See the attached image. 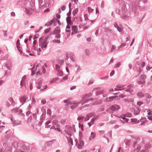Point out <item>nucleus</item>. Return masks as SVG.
Wrapping results in <instances>:
<instances>
[{
  "label": "nucleus",
  "mask_w": 152,
  "mask_h": 152,
  "mask_svg": "<svg viewBox=\"0 0 152 152\" xmlns=\"http://www.w3.org/2000/svg\"><path fill=\"white\" fill-rule=\"evenodd\" d=\"M116 48L115 46V45H112V48L110 50V52H112Z\"/></svg>",
  "instance_id": "obj_64"
},
{
  "label": "nucleus",
  "mask_w": 152,
  "mask_h": 152,
  "mask_svg": "<svg viewBox=\"0 0 152 152\" xmlns=\"http://www.w3.org/2000/svg\"><path fill=\"white\" fill-rule=\"evenodd\" d=\"M127 11V8L126 7V5L125 4H123L122 8V15L126 14V13Z\"/></svg>",
  "instance_id": "obj_10"
},
{
  "label": "nucleus",
  "mask_w": 152,
  "mask_h": 152,
  "mask_svg": "<svg viewBox=\"0 0 152 152\" xmlns=\"http://www.w3.org/2000/svg\"><path fill=\"white\" fill-rule=\"evenodd\" d=\"M44 37L42 36L41 37H40L39 39V46H40L41 44L42 43V40L43 39Z\"/></svg>",
  "instance_id": "obj_36"
},
{
  "label": "nucleus",
  "mask_w": 152,
  "mask_h": 152,
  "mask_svg": "<svg viewBox=\"0 0 152 152\" xmlns=\"http://www.w3.org/2000/svg\"><path fill=\"white\" fill-rule=\"evenodd\" d=\"M26 13L28 15H30L32 14V12H31L29 10H26Z\"/></svg>",
  "instance_id": "obj_63"
},
{
  "label": "nucleus",
  "mask_w": 152,
  "mask_h": 152,
  "mask_svg": "<svg viewBox=\"0 0 152 152\" xmlns=\"http://www.w3.org/2000/svg\"><path fill=\"white\" fill-rule=\"evenodd\" d=\"M118 97V96H114L107 97L104 100V102H111Z\"/></svg>",
  "instance_id": "obj_5"
},
{
  "label": "nucleus",
  "mask_w": 152,
  "mask_h": 152,
  "mask_svg": "<svg viewBox=\"0 0 152 152\" xmlns=\"http://www.w3.org/2000/svg\"><path fill=\"white\" fill-rule=\"evenodd\" d=\"M50 35H48V36L47 37H45V38H44V41H43V42H44V43H47L48 42V43L49 42L47 40L48 39H49L50 38Z\"/></svg>",
  "instance_id": "obj_31"
},
{
  "label": "nucleus",
  "mask_w": 152,
  "mask_h": 152,
  "mask_svg": "<svg viewBox=\"0 0 152 152\" xmlns=\"http://www.w3.org/2000/svg\"><path fill=\"white\" fill-rule=\"evenodd\" d=\"M42 84V81L41 80L39 81L37 83L38 86H37V88L38 89H41Z\"/></svg>",
  "instance_id": "obj_21"
},
{
  "label": "nucleus",
  "mask_w": 152,
  "mask_h": 152,
  "mask_svg": "<svg viewBox=\"0 0 152 152\" xmlns=\"http://www.w3.org/2000/svg\"><path fill=\"white\" fill-rule=\"evenodd\" d=\"M114 27L117 29V30L119 32H121L122 31V28L119 27L116 23H115L114 24Z\"/></svg>",
  "instance_id": "obj_13"
},
{
  "label": "nucleus",
  "mask_w": 152,
  "mask_h": 152,
  "mask_svg": "<svg viewBox=\"0 0 152 152\" xmlns=\"http://www.w3.org/2000/svg\"><path fill=\"white\" fill-rule=\"evenodd\" d=\"M140 121L141 122L140 125H144L146 122L148 121L147 120L146 118L142 117L140 119Z\"/></svg>",
  "instance_id": "obj_11"
},
{
  "label": "nucleus",
  "mask_w": 152,
  "mask_h": 152,
  "mask_svg": "<svg viewBox=\"0 0 152 152\" xmlns=\"http://www.w3.org/2000/svg\"><path fill=\"white\" fill-rule=\"evenodd\" d=\"M55 35H56L55 36V38L57 39H59L61 37V34L60 33H58L57 34H56Z\"/></svg>",
  "instance_id": "obj_58"
},
{
  "label": "nucleus",
  "mask_w": 152,
  "mask_h": 152,
  "mask_svg": "<svg viewBox=\"0 0 152 152\" xmlns=\"http://www.w3.org/2000/svg\"><path fill=\"white\" fill-rule=\"evenodd\" d=\"M79 144L82 145V146H84L85 145V143L82 140V139L80 138H79Z\"/></svg>",
  "instance_id": "obj_29"
},
{
  "label": "nucleus",
  "mask_w": 152,
  "mask_h": 152,
  "mask_svg": "<svg viewBox=\"0 0 152 152\" xmlns=\"http://www.w3.org/2000/svg\"><path fill=\"white\" fill-rule=\"evenodd\" d=\"M39 37V34H36L33 37L34 40L35 39H37Z\"/></svg>",
  "instance_id": "obj_57"
},
{
  "label": "nucleus",
  "mask_w": 152,
  "mask_h": 152,
  "mask_svg": "<svg viewBox=\"0 0 152 152\" xmlns=\"http://www.w3.org/2000/svg\"><path fill=\"white\" fill-rule=\"evenodd\" d=\"M108 78H109V76H104L100 78V79L101 80H106L108 79Z\"/></svg>",
  "instance_id": "obj_59"
},
{
  "label": "nucleus",
  "mask_w": 152,
  "mask_h": 152,
  "mask_svg": "<svg viewBox=\"0 0 152 152\" xmlns=\"http://www.w3.org/2000/svg\"><path fill=\"white\" fill-rule=\"evenodd\" d=\"M131 123L132 124H136V121H137V119L136 118H131Z\"/></svg>",
  "instance_id": "obj_33"
},
{
  "label": "nucleus",
  "mask_w": 152,
  "mask_h": 152,
  "mask_svg": "<svg viewBox=\"0 0 152 152\" xmlns=\"http://www.w3.org/2000/svg\"><path fill=\"white\" fill-rule=\"evenodd\" d=\"M10 72L8 71V70L5 71V74L4 75V77H7L8 75H10Z\"/></svg>",
  "instance_id": "obj_45"
},
{
  "label": "nucleus",
  "mask_w": 152,
  "mask_h": 152,
  "mask_svg": "<svg viewBox=\"0 0 152 152\" xmlns=\"http://www.w3.org/2000/svg\"><path fill=\"white\" fill-rule=\"evenodd\" d=\"M47 114L49 116L51 115V110L50 109H48L47 110Z\"/></svg>",
  "instance_id": "obj_43"
},
{
  "label": "nucleus",
  "mask_w": 152,
  "mask_h": 152,
  "mask_svg": "<svg viewBox=\"0 0 152 152\" xmlns=\"http://www.w3.org/2000/svg\"><path fill=\"white\" fill-rule=\"evenodd\" d=\"M72 32L71 33V35H73L74 34H77L79 32L77 31L78 28L77 26L75 25L72 26L71 27Z\"/></svg>",
  "instance_id": "obj_6"
},
{
  "label": "nucleus",
  "mask_w": 152,
  "mask_h": 152,
  "mask_svg": "<svg viewBox=\"0 0 152 152\" xmlns=\"http://www.w3.org/2000/svg\"><path fill=\"white\" fill-rule=\"evenodd\" d=\"M125 141H126L125 142V143L126 145V146H128V147H129V146H130V142L131 140H126Z\"/></svg>",
  "instance_id": "obj_32"
},
{
  "label": "nucleus",
  "mask_w": 152,
  "mask_h": 152,
  "mask_svg": "<svg viewBox=\"0 0 152 152\" xmlns=\"http://www.w3.org/2000/svg\"><path fill=\"white\" fill-rule=\"evenodd\" d=\"M72 130H70V129H68V130H64V131L66 133V134H68V133H71V132H72Z\"/></svg>",
  "instance_id": "obj_50"
},
{
  "label": "nucleus",
  "mask_w": 152,
  "mask_h": 152,
  "mask_svg": "<svg viewBox=\"0 0 152 152\" xmlns=\"http://www.w3.org/2000/svg\"><path fill=\"white\" fill-rule=\"evenodd\" d=\"M120 108V106L117 104H114L110 106L109 109L112 110L111 113H113L114 111H115L116 110H118Z\"/></svg>",
  "instance_id": "obj_4"
},
{
  "label": "nucleus",
  "mask_w": 152,
  "mask_h": 152,
  "mask_svg": "<svg viewBox=\"0 0 152 152\" xmlns=\"http://www.w3.org/2000/svg\"><path fill=\"white\" fill-rule=\"evenodd\" d=\"M71 16H67L66 18V22L67 24L69 23V22L71 21Z\"/></svg>",
  "instance_id": "obj_34"
},
{
  "label": "nucleus",
  "mask_w": 152,
  "mask_h": 152,
  "mask_svg": "<svg viewBox=\"0 0 152 152\" xmlns=\"http://www.w3.org/2000/svg\"><path fill=\"white\" fill-rule=\"evenodd\" d=\"M19 146L23 150L26 151L27 150L28 148L29 149V148L28 147V145H27L25 143L23 142H21L19 144Z\"/></svg>",
  "instance_id": "obj_7"
},
{
  "label": "nucleus",
  "mask_w": 152,
  "mask_h": 152,
  "mask_svg": "<svg viewBox=\"0 0 152 152\" xmlns=\"http://www.w3.org/2000/svg\"><path fill=\"white\" fill-rule=\"evenodd\" d=\"M55 67L57 71H59L60 70V67L58 64H56L55 65Z\"/></svg>",
  "instance_id": "obj_46"
},
{
  "label": "nucleus",
  "mask_w": 152,
  "mask_h": 152,
  "mask_svg": "<svg viewBox=\"0 0 152 152\" xmlns=\"http://www.w3.org/2000/svg\"><path fill=\"white\" fill-rule=\"evenodd\" d=\"M76 146H77V148L79 149H82V147L83 146L82 145L78 144V143Z\"/></svg>",
  "instance_id": "obj_54"
},
{
  "label": "nucleus",
  "mask_w": 152,
  "mask_h": 152,
  "mask_svg": "<svg viewBox=\"0 0 152 152\" xmlns=\"http://www.w3.org/2000/svg\"><path fill=\"white\" fill-rule=\"evenodd\" d=\"M147 78V76L145 74H142L140 77V79L142 80H145Z\"/></svg>",
  "instance_id": "obj_17"
},
{
  "label": "nucleus",
  "mask_w": 152,
  "mask_h": 152,
  "mask_svg": "<svg viewBox=\"0 0 152 152\" xmlns=\"http://www.w3.org/2000/svg\"><path fill=\"white\" fill-rule=\"evenodd\" d=\"M122 115H123L124 116H126L127 117H132V114L131 113L127 112L125 114H122Z\"/></svg>",
  "instance_id": "obj_20"
},
{
  "label": "nucleus",
  "mask_w": 152,
  "mask_h": 152,
  "mask_svg": "<svg viewBox=\"0 0 152 152\" xmlns=\"http://www.w3.org/2000/svg\"><path fill=\"white\" fill-rule=\"evenodd\" d=\"M68 78V77L67 75H66L64 77H63L62 78V80L60 81V82H61L62 80H66Z\"/></svg>",
  "instance_id": "obj_56"
},
{
  "label": "nucleus",
  "mask_w": 152,
  "mask_h": 152,
  "mask_svg": "<svg viewBox=\"0 0 152 152\" xmlns=\"http://www.w3.org/2000/svg\"><path fill=\"white\" fill-rule=\"evenodd\" d=\"M88 11V12H92L94 11V9H92L90 7H88L87 8Z\"/></svg>",
  "instance_id": "obj_48"
},
{
  "label": "nucleus",
  "mask_w": 152,
  "mask_h": 152,
  "mask_svg": "<svg viewBox=\"0 0 152 152\" xmlns=\"http://www.w3.org/2000/svg\"><path fill=\"white\" fill-rule=\"evenodd\" d=\"M78 11V8H76L72 12V15L73 16H75L76 15Z\"/></svg>",
  "instance_id": "obj_25"
},
{
  "label": "nucleus",
  "mask_w": 152,
  "mask_h": 152,
  "mask_svg": "<svg viewBox=\"0 0 152 152\" xmlns=\"http://www.w3.org/2000/svg\"><path fill=\"white\" fill-rule=\"evenodd\" d=\"M104 90H99L98 91H97L96 92V96H97L99 95L102 94L104 93Z\"/></svg>",
  "instance_id": "obj_24"
},
{
  "label": "nucleus",
  "mask_w": 152,
  "mask_h": 152,
  "mask_svg": "<svg viewBox=\"0 0 152 152\" xmlns=\"http://www.w3.org/2000/svg\"><path fill=\"white\" fill-rule=\"evenodd\" d=\"M28 99V98L26 97L25 95L21 96L20 99V102L22 103V104L21 105V106L23 104L26 102V101Z\"/></svg>",
  "instance_id": "obj_8"
},
{
  "label": "nucleus",
  "mask_w": 152,
  "mask_h": 152,
  "mask_svg": "<svg viewBox=\"0 0 152 152\" xmlns=\"http://www.w3.org/2000/svg\"><path fill=\"white\" fill-rule=\"evenodd\" d=\"M46 111L45 110L44 112H43L42 114L40 116V120H44L45 118V115H46Z\"/></svg>",
  "instance_id": "obj_19"
},
{
  "label": "nucleus",
  "mask_w": 152,
  "mask_h": 152,
  "mask_svg": "<svg viewBox=\"0 0 152 152\" xmlns=\"http://www.w3.org/2000/svg\"><path fill=\"white\" fill-rule=\"evenodd\" d=\"M121 65V63L120 62H118L115 64L114 66L115 68H118Z\"/></svg>",
  "instance_id": "obj_37"
},
{
  "label": "nucleus",
  "mask_w": 152,
  "mask_h": 152,
  "mask_svg": "<svg viewBox=\"0 0 152 152\" xmlns=\"http://www.w3.org/2000/svg\"><path fill=\"white\" fill-rule=\"evenodd\" d=\"M57 72H58V76H63V73L62 70H60L59 71Z\"/></svg>",
  "instance_id": "obj_30"
},
{
  "label": "nucleus",
  "mask_w": 152,
  "mask_h": 152,
  "mask_svg": "<svg viewBox=\"0 0 152 152\" xmlns=\"http://www.w3.org/2000/svg\"><path fill=\"white\" fill-rule=\"evenodd\" d=\"M52 42L54 43H59L61 42L58 39H54L52 41Z\"/></svg>",
  "instance_id": "obj_52"
},
{
  "label": "nucleus",
  "mask_w": 152,
  "mask_h": 152,
  "mask_svg": "<svg viewBox=\"0 0 152 152\" xmlns=\"http://www.w3.org/2000/svg\"><path fill=\"white\" fill-rule=\"evenodd\" d=\"M39 8H42L43 7H46V4L45 5V2H44V4L42 5V4L43 3V0H38Z\"/></svg>",
  "instance_id": "obj_9"
},
{
  "label": "nucleus",
  "mask_w": 152,
  "mask_h": 152,
  "mask_svg": "<svg viewBox=\"0 0 152 152\" xmlns=\"http://www.w3.org/2000/svg\"><path fill=\"white\" fill-rule=\"evenodd\" d=\"M145 96L148 99H150L151 98V96L148 93H145Z\"/></svg>",
  "instance_id": "obj_39"
},
{
  "label": "nucleus",
  "mask_w": 152,
  "mask_h": 152,
  "mask_svg": "<svg viewBox=\"0 0 152 152\" xmlns=\"http://www.w3.org/2000/svg\"><path fill=\"white\" fill-rule=\"evenodd\" d=\"M134 6V7L133 6H132L129 12V14L131 17L134 16L136 14V11L137 8H136L135 5Z\"/></svg>",
  "instance_id": "obj_1"
},
{
  "label": "nucleus",
  "mask_w": 152,
  "mask_h": 152,
  "mask_svg": "<svg viewBox=\"0 0 152 152\" xmlns=\"http://www.w3.org/2000/svg\"><path fill=\"white\" fill-rule=\"evenodd\" d=\"M54 21L55 19H54V18H53L50 20L47 23H46L45 24V26L47 27H49L51 26L53 23H54Z\"/></svg>",
  "instance_id": "obj_12"
},
{
  "label": "nucleus",
  "mask_w": 152,
  "mask_h": 152,
  "mask_svg": "<svg viewBox=\"0 0 152 152\" xmlns=\"http://www.w3.org/2000/svg\"><path fill=\"white\" fill-rule=\"evenodd\" d=\"M51 30V28L49 27L45 30L44 33L45 34H46L48 33Z\"/></svg>",
  "instance_id": "obj_28"
},
{
  "label": "nucleus",
  "mask_w": 152,
  "mask_h": 152,
  "mask_svg": "<svg viewBox=\"0 0 152 152\" xmlns=\"http://www.w3.org/2000/svg\"><path fill=\"white\" fill-rule=\"evenodd\" d=\"M136 108L137 109L135 110L134 112V114L135 115H137L140 113V110L139 109V107H136Z\"/></svg>",
  "instance_id": "obj_18"
},
{
  "label": "nucleus",
  "mask_w": 152,
  "mask_h": 152,
  "mask_svg": "<svg viewBox=\"0 0 152 152\" xmlns=\"http://www.w3.org/2000/svg\"><path fill=\"white\" fill-rule=\"evenodd\" d=\"M137 95L138 97L140 98H142L144 97L145 94L142 92L140 91L137 93Z\"/></svg>",
  "instance_id": "obj_14"
},
{
  "label": "nucleus",
  "mask_w": 152,
  "mask_h": 152,
  "mask_svg": "<svg viewBox=\"0 0 152 152\" xmlns=\"http://www.w3.org/2000/svg\"><path fill=\"white\" fill-rule=\"evenodd\" d=\"M12 146L15 148H18L19 146V143L17 141H15L12 144Z\"/></svg>",
  "instance_id": "obj_15"
},
{
  "label": "nucleus",
  "mask_w": 152,
  "mask_h": 152,
  "mask_svg": "<svg viewBox=\"0 0 152 152\" xmlns=\"http://www.w3.org/2000/svg\"><path fill=\"white\" fill-rule=\"evenodd\" d=\"M66 138L67 139L68 143H70L71 145H73V140L71 137H68L67 136H66Z\"/></svg>",
  "instance_id": "obj_16"
},
{
  "label": "nucleus",
  "mask_w": 152,
  "mask_h": 152,
  "mask_svg": "<svg viewBox=\"0 0 152 152\" xmlns=\"http://www.w3.org/2000/svg\"><path fill=\"white\" fill-rule=\"evenodd\" d=\"M48 44V42L44 43V42H42V43L41 44V48L42 49H43V48H47Z\"/></svg>",
  "instance_id": "obj_23"
},
{
  "label": "nucleus",
  "mask_w": 152,
  "mask_h": 152,
  "mask_svg": "<svg viewBox=\"0 0 152 152\" xmlns=\"http://www.w3.org/2000/svg\"><path fill=\"white\" fill-rule=\"evenodd\" d=\"M126 116H123L122 119L125 121L126 123H128L129 119L127 118H125Z\"/></svg>",
  "instance_id": "obj_49"
},
{
  "label": "nucleus",
  "mask_w": 152,
  "mask_h": 152,
  "mask_svg": "<svg viewBox=\"0 0 152 152\" xmlns=\"http://www.w3.org/2000/svg\"><path fill=\"white\" fill-rule=\"evenodd\" d=\"M5 128V126H0V133L2 132Z\"/></svg>",
  "instance_id": "obj_60"
},
{
  "label": "nucleus",
  "mask_w": 152,
  "mask_h": 152,
  "mask_svg": "<svg viewBox=\"0 0 152 152\" xmlns=\"http://www.w3.org/2000/svg\"><path fill=\"white\" fill-rule=\"evenodd\" d=\"M137 83L139 85H144L145 83L146 82L145 80H140V81H138Z\"/></svg>",
  "instance_id": "obj_27"
},
{
  "label": "nucleus",
  "mask_w": 152,
  "mask_h": 152,
  "mask_svg": "<svg viewBox=\"0 0 152 152\" xmlns=\"http://www.w3.org/2000/svg\"><path fill=\"white\" fill-rule=\"evenodd\" d=\"M79 103H74V104H72V105L70 106V108L72 110L74 109L79 105Z\"/></svg>",
  "instance_id": "obj_22"
},
{
  "label": "nucleus",
  "mask_w": 152,
  "mask_h": 152,
  "mask_svg": "<svg viewBox=\"0 0 152 152\" xmlns=\"http://www.w3.org/2000/svg\"><path fill=\"white\" fill-rule=\"evenodd\" d=\"M21 122V121H20L19 120H15L13 122V124H14L13 125V126L15 125H18L19 124H20Z\"/></svg>",
  "instance_id": "obj_26"
},
{
  "label": "nucleus",
  "mask_w": 152,
  "mask_h": 152,
  "mask_svg": "<svg viewBox=\"0 0 152 152\" xmlns=\"http://www.w3.org/2000/svg\"><path fill=\"white\" fill-rule=\"evenodd\" d=\"M88 115H89L90 118H91L93 116H95L96 115V114L94 113H88Z\"/></svg>",
  "instance_id": "obj_55"
},
{
  "label": "nucleus",
  "mask_w": 152,
  "mask_h": 152,
  "mask_svg": "<svg viewBox=\"0 0 152 152\" xmlns=\"http://www.w3.org/2000/svg\"><path fill=\"white\" fill-rule=\"evenodd\" d=\"M54 18V19H55V21H56V22H57L58 23V25L59 26H61V22L60 21V20L56 18Z\"/></svg>",
  "instance_id": "obj_44"
},
{
  "label": "nucleus",
  "mask_w": 152,
  "mask_h": 152,
  "mask_svg": "<svg viewBox=\"0 0 152 152\" xmlns=\"http://www.w3.org/2000/svg\"><path fill=\"white\" fill-rule=\"evenodd\" d=\"M95 136L96 134L95 133L93 132H91V137H92V139H94L95 137Z\"/></svg>",
  "instance_id": "obj_47"
},
{
  "label": "nucleus",
  "mask_w": 152,
  "mask_h": 152,
  "mask_svg": "<svg viewBox=\"0 0 152 152\" xmlns=\"http://www.w3.org/2000/svg\"><path fill=\"white\" fill-rule=\"evenodd\" d=\"M126 45V44L125 43H122L120 46H119L118 47V49H120L125 47Z\"/></svg>",
  "instance_id": "obj_38"
},
{
  "label": "nucleus",
  "mask_w": 152,
  "mask_h": 152,
  "mask_svg": "<svg viewBox=\"0 0 152 152\" xmlns=\"http://www.w3.org/2000/svg\"><path fill=\"white\" fill-rule=\"evenodd\" d=\"M84 17L85 20H89V19L88 18V15L87 14H85L84 15Z\"/></svg>",
  "instance_id": "obj_62"
},
{
  "label": "nucleus",
  "mask_w": 152,
  "mask_h": 152,
  "mask_svg": "<svg viewBox=\"0 0 152 152\" xmlns=\"http://www.w3.org/2000/svg\"><path fill=\"white\" fill-rule=\"evenodd\" d=\"M53 140H52L50 141H49L47 142V144L48 146H50L53 143Z\"/></svg>",
  "instance_id": "obj_41"
},
{
  "label": "nucleus",
  "mask_w": 152,
  "mask_h": 152,
  "mask_svg": "<svg viewBox=\"0 0 152 152\" xmlns=\"http://www.w3.org/2000/svg\"><path fill=\"white\" fill-rule=\"evenodd\" d=\"M60 28L59 26H56L53 31H51L49 33L50 36L52 35H55L56 34L61 32Z\"/></svg>",
  "instance_id": "obj_3"
},
{
  "label": "nucleus",
  "mask_w": 152,
  "mask_h": 152,
  "mask_svg": "<svg viewBox=\"0 0 152 152\" xmlns=\"http://www.w3.org/2000/svg\"><path fill=\"white\" fill-rule=\"evenodd\" d=\"M78 126H79V128H81V131H84V129H83L84 126H83V124H81L80 123H79V124H78Z\"/></svg>",
  "instance_id": "obj_35"
},
{
  "label": "nucleus",
  "mask_w": 152,
  "mask_h": 152,
  "mask_svg": "<svg viewBox=\"0 0 152 152\" xmlns=\"http://www.w3.org/2000/svg\"><path fill=\"white\" fill-rule=\"evenodd\" d=\"M85 118V117L84 116H79L77 118V120L79 121L81 120H83Z\"/></svg>",
  "instance_id": "obj_40"
},
{
  "label": "nucleus",
  "mask_w": 152,
  "mask_h": 152,
  "mask_svg": "<svg viewBox=\"0 0 152 152\" xmlns=\"http://www.w3.org/2000/svg\"><path fill=\"white\" fill-rule=\"evenodd\" d=\"M141 0H136L134 4V5H135L136 8L139 7V9L142 11H144L147 9L145 7H143L140 6V3L141 2Z\"/></svg>",
  "instance_id": "obj_2"
},
{
  "label": "nucleus",
  "mask_w": 152,
  "mask_h": 152,
  "mask_svg": "<svg viewBox=\"0 0 152 152\" xmlns=\"http://www.w3.org/2000/svg\"><path fill=\"white\" fill-rule=\"evenodd\" d=\"M21 106V105H20V107H15V108H13V109H12V110L15 111V113H18V110H19V108Z\"/></svg>",
  "instance_id": "obj_42"
},
{
  "label": "nucleus",
  "mask_w": 152,
  "mask_h": 152,
  "mask_svg": "<svg viewBox=\"0 0 152 152\" xmlns=\"http://www.w3.org/2000/svg\"><path fill=\"white\" fill-rule=\"evenodd\" d=\"M94 82V80H93V79L92 78H91L89 81L88 84L89 85L92 84Z\"/></svg>",
  "instance_id": "obj_53"
},
{
  "label": "nucleus",
  "mask_w": 152,
  "mask_h": 152,
  "mask_svg": "<svg viewBox=\"0 0 152 152\" xmlns=\"http://www.w3.org/2000/svg\"><path fill=\"white\" fill-rule=\"evenodd\" d=\"M143 104V102H142L141 101H139L137 102V104L139 106H140L142 104Z\"/></svg>",
  "instance_id": "obj_61"
},
{
  "label": "nucleus",
  "mask_w": 152,
  "mask_h": 152,
  "mask_svg": "<svg viewBox=\"0 0 152 152\" xmlns=\"http://www.w3.org/2000/svg\"><path fill=\"white\" fill-rule=\"evenodd\" d=\"M25 81L24 80H22L20 81V85L21 86V87H22L23 85H25Z\"/></svg>",
  "instance_id": "obj_51"
}]
</instances>
